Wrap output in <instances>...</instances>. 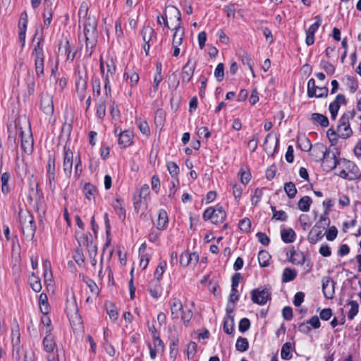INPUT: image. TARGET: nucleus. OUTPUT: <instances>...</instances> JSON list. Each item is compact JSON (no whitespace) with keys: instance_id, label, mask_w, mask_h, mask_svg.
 Returning <instances> with one entry per match:
<instances>
[{"instance_id":"52","label":"nucleus","mask_w":361,"mask_h":361,"mask_svg":"<svg viewBox=\"0 0 361 361\" xmlns=\"http://www.w3.org/2000/svg\"><path fill=\"white\" fill-rule=\"evenodd\" d=\"M197 350V345L195 342H190L187 347V356L188 359H190L194 357Z\"/></svg>"},{"instance_id":"27","label":"nucleus","mask_w":361,"mask_h":361,"mask_svg":"<svg viewBox=\"0 0 361 361\" xmlns=\"http://www.w3.org/2000/svg\"><path fill=\"white\" fill-rule=\"evenodd\" d=\"M226 310L228 315L224 322V330L226 334H231L234 329L233 317L230 314L232 312L231 310L227 309Z\"/></svg>"},{"instance_id":"22","label":"nucleus","mask_w":361,"mask_h":361,"mask_svg":"<svg viewBox=\"0 0 361 361\" xmlns=\"http://www.w3.org/2000/svg\"><path fill=\"white\" fill-rule=\"evenodd\" d=\"M226 217V214L223 207L221 206H217L213 213L212 223L214 224H221L225 220Z\"/></svg>"},{"instance_id":"25","label":"nucleus","mask_w":361,"mask_h":361,"mask_svg":"<svg viewBox=\"0 0 361 361\" xmlns=\"http://www.w3.org/2000/svg\"><path fill=\"white\" fill-rule=\"evenodd\" d=\"M141 35L145 42H152L153 39L157 38L154 30L150 26H145L141 31Z\"/></svg>"},{"instance_id":"54","label":"nucleus","mask_w":361,"mask_h":361,"mask_svg":"<svg viewBox=\"0 0 361 361\" xmlns=\"http://www.w3.org/2000/svg\"><path fill=\"white\" fill-rule=\"evenodd\" d=\"M342 161L344 164L345 168L348 169L350 173H354L355 175V173L358 171L357 166L353 162L345 159H343Z\"/></svg>"},{"instance_id":"33","label":"nucleus","mask_w":361,"mask_h":361,"mask_svg":"<svg viewBox=\"0 0 361 361\" xmlns=\"http://www.w3.org/2000/svg\"><path fill=\"white\" fill-rule=\"evenodd\" d=\"M312 203V200L309 196H304L300 199L298 202V209L304 212H307L310 211V207L311 204Z\"/></svg>"},{"instance_id":"1","label":"nucleus","mask_w":361,"mask_h":361,"mask_svg":"<svg viewBox=\"0 0 361 361\" xmlns=\"http://www.w3.org/2000/svg\"><path fill=\"white\" fill-rule=\"evenodd\" d=\"M15 129L16 133H19L21 146L25 152L31 153L33 148V138L27 119L26 118L16 119L15 121Z\"/></svg>"},{"instance_id":"7","label":"nucleus","mask_w":361,"mask_h":361,"mask_svg":"<svg viewBox=\"0 0 361 361\" xmlns=\"http://www.w3.org/2000/svg\"><path fill=\"white\" fill-rule=\"evenodd\" d=\"M329 152L326 147L322 143L314 145L310 152V156L315 161H322V163H327L329 161Z\"/></svg>"},{"instance_id":"44","label":"nucleus","mask_w":361,"mask_h":361,"mask_svg":"<svg viewBox=\"0 0 361 361\" xmlns=\"http://www.w3.org/2000/svg\"><path fill=\"white\" fill-rule=\"evenodd\" d=\"M348 305L350 306V309L348 313V317L349 319H353L355 316L357 314L359 310V305L355 300H350L348 302Z\"/></svg>"},{"instance_id":"24","label":"nucleus","mask_w":361,"mask_h":361,"mask_svg":"<svg viewBox=\"0 0 361 361\" xmlns=\"http://www.w3.org/2000/svg\"><path fill=\"white\" fill-rule=\"evenodd\" d=\"M295 348V343L290 342L285 343L281 351V356L283 360H289L292 358L291 350Z\"/></svg>"},{"instance_id":"31","label":"nucleus","mask_w":361,"mask_h":361,"mask_svg":"<svg viewBox=\"0 0 361 361\" xmlns=\"http://www.w3.org/2000/svg\"><path fill=\"white\" fill-rule=\"evenodd\" d=\"M281 236L284 243H290L295 239V233L292 228L283 229L281 231Z\"/></svg>"},{"instance_id":"58","label":"nucleus","mask_w":361,"mask_h":361,"mask_svg":"<svg viewBox=\"0 0 361 361\" xmlns=\"http://www.w3.org/2000/svg\"><path fill=\"white\" fill-rule=\"evenodd\" d=\"M239 228L243 232H249L251 228L250 220L248 218H245L241 220L239 223Z\"/></svg>"},{"instance_id":"32","label":"nucleus","mask_w":361,"mask_h":361,"mask_svg":"<svg viewBox=\"0 0 361 361\" xmlns=\"http://www.w3.org/2000/svg\"><path fill=\"white\" fill-rule=\"evenodd\" d=\"M168 224V216L165 210L161 209L159 212L158 219L157 222V228L159 230H163L165 228Z\"/></svg>"},{"instance_id":"23","label":"nucleus","mask_w":361,"mask_h":361,"mask_svg":"<svg viewBox=\"0 0 361 361\" xmlns=\"http://www.w3.org/2000/svg\"><path fill=\"white\" fill-rule=\"evenodd\" d=\"M69 321L74 330H80L82 329V320L78 312L68 315Z\"/></svg>"},{"instance_id":"55","label":"nucleus","mask_w":361,"mask_h":361,"mask_svg":"<svg viewBox=\"0 0 361 361\" xmlns=\"http://www.w3.org/2000/svg\"><path fill=\"white\" fill-rule=\"evenodd\" d=\"M106 73L105 75H108V79L112 76L116 71V66L112 59L106 62Z\"/></svg>"},{"instance_id":"46","label":"nucleus","mask_w":361,"mask_h":361,"mask_svg":"<svg viewBox=\"0 0 361 361\" xmlns=\"http://www.w3.org/2000/svg\"><path fill=\"white\" fill-rule=\"evenodd\" d=\"M323 164L327 171H331L340 164V160L337 159L336 154L334 153L331 157H329V161Z\"/></svg>"},{"instance_id":"4","label":"nucleus","mask_w":361,"mask_h":361,"mask_svg":"<svg viewBox=\"0 0 361 361\" xmlns=\"http://www.w3.org/2000/svg\"><path fill=\"white\" fill-rule=\"evenodd\" d=\"M166 11L170 16H173L176 18V23L174 27L171 30H174L175 32L173 37V45H180L183 43L184 39V28L181 27V13L180 11L173 6H166Z\"/></svg>"},{"instance_id":"16","label":"nucleus","mask_w":361,"mask_h":361,"mask_svg":"<svg viewBox=\"0 0 361 361\" xmlns=\"http://www.w3.org/2000/svg\"><path fill=\"white\" fill-rule=\"evenodd\" d=\"M27 15L26 12H23L20 15L19 20L18 27H19V40L22 43L23 47L25 42V32L27 25Z\"/></svg>"},{"instance_id":"45","label":"nucleus","mask_w":361,"mask_h":361,"mask_svg":"<svg viewBox=\"0 0 361 361\" xmlns=\"http://www.w3.org/2000/svg\"><path fill=\"white\" fill-rule=\"evenodd\" d=\"M105 305L107 314H109V317L114 321L117 320L118 314L115 305L111 302L106 303Z\"/></svg>"},{"instance_id":"47","label":"nucleus","mask_w":361,"mask_h":361,"mask_svg":"<svg viewBox=\"0 0 361 361\" xmlns=\"http://www.w3.org/2000/svg\"><path fill=\"white\" fill-rule=\"evenodd\" d=\"M75 312H78V306H77L75 298L73 297L71 300L67 299V304H66L67 315L73 314Z\"/></svg>"},{"instance_id":"50","label":"nucleus","mask_w":361,"mask_h":361,"mask_svg":"<svg viewBox=\"0 0 361 361\" xmlns=\"http://www.w3.org/2000/svg\"><path fill=\"white\" fill-rule=\"evenodd\" d=\"M214 75L219 82H221L223 80L224 77V63H220L217 65V66L214 71Z\"/></svg>"},{"instance_id":"2","label":"nucleus","mask_w":361,"mask_h":361,"mask_svg":"<svg viewBox=\"0 0 361 361\" xmlns=\"http://www.w3.org/2000/svg\"><path fill=\"white\" fill-rule=\"evenodd\" d=\"M84 35L86 42V54L91 57L93 49L97 42V22L93 18H87L84 24Z\"/></svg>"},{"instance_id":"8","label":"nucleus","mask_w":361,"mask_h":361,"mask_svg":"<svg viewBox=\"0 0 361 361\" xmlns=\"http://www.w3.org/2000/svg\"><path fill=\"white\" fill-rule=\"evenodd\" d=\"M73 164V152L66 145L63 147V170L68 178L72 174Z\"/></svg>"},{"instance_id":"21","label":"nucleus","mask_w":361,"mask_h":361,"mask_svg":"<svg viewBox=\"0 0 361 361\" xmlns=\"http://www.w3.org/2000/svg\"><path fill=\"white\" fill-rule=\"evenodd\" d=\"M317 227V225H315L310 231L308 235V240L311 244H316L319 240H321L324 235V233H323V231L319 230L317 231L316 228Z\"/></svg>"},{"instance_id":"63","label":"nucleus","mask_w":361,"mask_h":361,"mask_svg":"<svg viewBox=\"0 0 361 361\" xmlns=\"http://www.w3.org/2000/svg\"><path fill=\"white\" fill-rule=\"evenodd\" d=\"M250 326V322L247 318L240 319L239 322V331L241 332L247 331Z\"/></svg>"},{"instance_id":"64","label":"nucleus","mask_w":361,"mask_h":361,"mask_svg":"<svg viewBox=\"0 0 361 361\" xmlns=\"http://www.w3.org/2000/svg\"><path fill=\"white\" fill-rule=\"evenodd\" d=\"M338 235V230L336 226L330 227L326 233V239L329 241L334 240Z\"/></svg>"},{"instance_id":"28","label":"nucleus","mask_w":361,"mask_h":361,"mask_svg":"<svg viewBox=\"0 0 361 361\" xmlns=\"http://www.w3.org/2000/svg\"><path fill=\"white\" fill-rule=\"evenodd\" d=\"M298 145L302 151L310 152L312 148V145L308 137L305 135L298 137Z\"/></svg>"},{"instance_id":"48","label":"nucleus","mask_w":361,"mask_h":361,"mask_svg":"<svg viewBox=\"0 0 361 361\" xmlns=\"http://www.w3.org/2000/svg\"><path fill=\"white\" fill-rule=\"evenodd\" d=\"M316 22L312 24L309 29L306 31V34H308L310 35H312L314 37V33L318 30L319 27L321 24V17L319 16H315Z\"/></svg>"},{"instance_id":"19","label":"nucleus","mask_w":361,"mask_h":361,"mask_svg":"<svg viewBox=\"0 0 361 361\" xmlns=\"http://www.w3.org/2000/svg\"><path fill=\"white\" fill-rule=\"evenodd\" d=\"M149 291L152 297L158 298L161 293L160 281L152 279L149 284Z\"/></svg>"},{"instance_id":"40","label":"nucleus","mask_w":361,"mask_h":361,"mask_svg":"<svg viewBox=\"0 0 361 361\" xmlns=\"http://www.w3.org/2000/svg\"><path fill=\"white\" fill-rule=\"evenodd\" d=\"M284 190L288 197L293 199L295 197L297 189L295 185L293 182H288L284 184Z\"/></svg>"},{"instance_id":"61","label":"nucleus","mask_w":361,"mask_h":361,"mask_svg":"<svg viewBox=\"0 0 361 361\" xmlns=\"http://www.w3.org/2000/svg\"><path fill=\"white\" fill-rule=\"evenodd\" d=\"M82 172V161L80 155L78 154L75 157V176L78 178Z\"/></svg>"},{"instance_id":"9","label":"nucleus","mask_w":361,"mask_h":361,"mask_svg":"<svg viewBox=\"0 0 361 361\" xmlns=\"http://www.w3.org/2000/svg\"><path fill=\"white\" fill-rule=\"evenodd\" d=\"M251 299L254 303L258 305H264L268 300H271V293L267 288H257L251 292Z\"/></svg>"},{"instance_id":"51","label":"nucleus","mask_w":361,"mask_h":361,"mask_svg":"<svg viewBox=\"0 0 361 361\" xmlns=\"http://www.w3.org/2000/svg\"><path fill=\"white\" fill-rule=\"evenodd\" d=\"M137 125H138L140 132L143 135H145L147 136H148L149 135L150 130H149V125L147 121L139 119L137 121Z\"/></svg>"},{"instance_id":"39","label":"nucleus","mask_w":361,"mask_h":361,"mask_svg":"<svg viewBox=\"0 0 361 361\" xmlns=\"http://www.w3.org/2000/svg\"><path fill=\"white\" fill-rule=\"evenodd\" d=\"M124 78H126V80L130 79V85L134 86L137 83L140 78L139 75L133 70L126 69L124 73Z\"/></svg>"},{"instance_id":"12","label":"nucleus","mask_w":361,"mask_h":361,"mask_svg":"<svg viewBox=\"0 0 361 361\" xmlns=\"http://www.w3.org/2000/svg\"><path fill=\"white\" fill-rule=\"evenodd\" d=\"M196 67V62L192 63L191 59H189L187 63L182 68L181 78L183 82H188L192 78L195 69Z\"/></svg>"},{"instance_id":"20","label":"nucleus","mask_w":361,"mask_h":361,"mask_svg":"<svg viewBox=\"0 0 361 361\" xmlns=\"http://www.w3.org/2000/svg\"><path fill=\"white\" fill-rule=\"evenodd\" d=\"M41 107L45 114H51L54 112L52 98L49 95L43 97L41 99Z\"/></svg>"},{"instance_id":"26","label":"nucleus","mask_w":361,"mask_h":361,"mask_svg":"<svg viewBox=\"0 0 361 361\" xmlns=\"http://www.w3.org/2000/svg\"><path fill=\"white\" fill-rule=\"evenodd\" d=\"M133 138V133L131 131L125 130L119 133L118 144L123 145L124 147L129 146L131 144Z\"/></svg>"},{"instance_id":"35","label":"nucleus","mask_w":361,"mask_h":361,"mask_svg":"<svg viewBox=\"0 0 361 361\" xmlns=\"http://www.w3.org/2000/svg\"><path fill=\"white\" fill-rule=\"evenodd\" d=\"M311 119L312 121L319 123V125L323 128L327 127L329 125L328 118L321 114L313 113L311 116Z\"/></svg>"},{"instance_id":"60","label":"nucleus","mask_w":361,"mask_h":361,"mask_svg":"<svg viewBox=\"0 0 361 361\" xmlns=\"http://www.w3.org/2000/svg\"><path fill=\"white\" fill-rule=\"evenodd\" d=\"M329 89L326 86L317 87V91H315V95L314 97L322 98L326 97L328 96Z\"/></svg>"},{"instance_id":"49","label":"nucleus","mask_w":361,"mask_h":361,"mask_svg":"<svg viewBox=\"0 0 361 361\" xmlns=\"http://www.w3.org/2000/svg\"><path fill=\"white\" fill-rule=\"evenodd\" d=\"M166 267V262H161L157 267L155 272H154V280H159L160 281L161 279V276L165 271V269Z\"/></svg>"},{"instance_id":"17","label":"nucleus","mask_w":361,"mask_h":361,"mask_svg":"<svg viewBox=\"0 0 361 361\" xmlns=\"http://www.w3.org/2000/svg\"><path fill=\"white\" fill-rule=\"evenodd\" d=\"M199 255L196 252H192L190 255L188 253H182L180 256V263L181 265L185 267L190 263L193 262L196 264L198 262Z\"/></svg>"},{"instance_id":"29","label":"nucleus","mask_w":361,"mask_h":361,"mask_svg":"<svg viewBox=\"0 0 361 361\" xmlns=\"http://www.w3.org/2000/svg\"><path fill=\"white\" fill-rule=\"evenodd\" d=\"M44 349L47 353H52L56 347V343L51 334H48L43 339Z\"/></svg>"},{"instance_id":"13","label":"nucleus","mask_w":361,"mask_h":361,"mask_svg":"<svg viewBox=\"0 0 361 361\" xmlns=\"http://www.w3.org/2000/svg\"><path fill=\"white\" fill-rule=\"evenodd\" d=\"M341 104H346L347 100L345 95L339 94L336 97L335 100L329 104V107L333 120H335L337 116Z\"/></svg>"},{"instance_id":"59","label":"nucleus","mask_w":361,"mask_h":361,"mask_svg":"<svg viewBox=\"0 0 361 361\" xmlns=\"http://www.w3.org/2000/svg\"><path fill=\"white\" fill-rule=\"evenodd\" d=\"M347 85L353 93H354L358 88L357 82L351 76H347Z\"/></svg>"},{"instance_id":"62","label":"nucleus","mask_w":361,"mask_h":361,"mask_svg":"<svg viewBox=\"0 0 361 361\" xmlns=\"http://www.w3.org/2000/svg\"><path fill=\"white\" fill-rule=\"evenodd\" d=\"M167 169L172 176H177L178 174L179 168L173 161H171L167 164Z\"/></svg>"},{"instance_id":"42","label":"nucleus","mask_w":361,"mask_h":361,"mask_svg":"<svg viewBox=\"0 0 361 361\" xmlns=\"http://www.w3.org/2000/svg\"><path fill=\"white\" fill-rule=\"evenodd\" d=\"M30 284L35 292H39L42 290L41 281L39 277L36 276L33 273L30 278Z\"/></svg>"},{"instance_id":"38","label":"nucleus","mask_w":361,"mask_h":361,"mask_svg":"<svg viewBox=\"0 0 361 361\" xmlns=\"http://www.w3.org/2000/svg\"><path fill=\"white\" fill-rule=\"evenodd\" d=\"M271 255L266 250H261L258 254V261L259 265L262 267H266L269 264Z\"/></svg>"},{"instance_id":"15","label":"nucleus","mask_w":361,"mask_h":361,"mask_svg":"<svg viewBox=\"0 0 361 361\" xmlns=\"http://www.w3.org/2000/svg\"><path fill=\"white\" fill-rule=\"evenodd\" d=\"M335 283L330 277H325L322 279V291L325 298L331 299L334 294Z\"/></svg>"},{"instance_id":"6","label":"nucleus","mask_w":361,"mask_h":361,"mask_svg":"<svg viewBox=\"0 0 361 361\" xmlns=\"http://www.w3.org/2000/svg\"><path fill=\"white\" fill-rule=\"evenodd\" d=\"M42 40V38L39 37L38 42L34 45V49L32 52V56L34 57L35 60V68L37 77L44 75V54L41 44Z\"/></svg>"},{"instance_id":"34","label":"nucleus","mask_w":361,"mask_h":361,"mask_svg":"<svg viewBox=\"0 0 361 361\" xmlns=\"http://www.w3.org/2000/svg\"><path fill=\"white\" fill-rule=\"evenodd\" d=\"M297 276V271L294 269L285 268L282 274V282L288 283L293 281Z\"/></svg>"},{"instance_id":"10","label":"nucleus","mask_w":361,"mask_h":361,"mask_svg":"<svg viewBox=\"0 0 361 361\" xmlns=\"http://www.w3.org/2000/svg\"><path fill=\"white\" fill-rule=\"evenodd\" d=\"M47 174L50 189L54 192L56 188V159L54 156L49 155L48 157Z\"/></svg>"},{"instance_id":"3","label":"nucleus","mask_w":361,"mask_h":361,"mask_svg":"<svg viewBox=\"0 0 361 361\" xmlns=\"http://www.w3.org/2000/svg\"><path fill=\"white\" fill-rule=\"evenodd\" d=\"M18 219L24 236L32 240L36 231V225L33 216L29 211L20 209L18 212Z\"/></svg>"},{"instance_id":"56","label":"nucleus","mask_w":361,"mask_h":361,"mask_svg":"<svg viewBox=\"0 0 361 361\" xmlns=\"http://www.w3.org/2000/svg\"><path fill=\"white\" fill-rule=\"evenodd\" d=\"M320 66L327 74H333L335 72V67L329 61H322Z\"/></svg>"},{"instance_id":"11","label":"nucleus","mask_w":361,"mask_h":361,"mask_svg":"<svg viewBox=\"0 0 361 361\" xmlns=\"http://www.w3.org/2000/svg\"><path fill=\"white\" fill-rule=\"evenodd\" d=\"M42 0H31V4L33 8H37L41 4ZM57 0H44V9L43 18H52L53 11L56 8Z\"/></svg>"},{"instance_id":"57","label":"nucleus","mask_w":361,"mask_h":361,"mask_svg":"<svg viewBox=\"0 0 361 361\" xmlns=\"http://www.w3.org/2000/svg\"><path fill=\"white\" fill-rule=\"evenodd\" d=\"M10 178V175L8 173H4L1 176V190L4 193H7L9 191L8 182Z\"/></svg>"},{"instance_id":"53","label":"nucleus","mask_w":361,"mask_h":361,"mask_svg":"<svg viewBox=\"0 0 361 361\" xmlns=\"http://www.w3.org/2000/svg\"><path fill=\"white\" fill-rule=\"evenodd\" d=\"M317 86L315 85V80L313 78L309 80L307 82V96L313 97L315 95Z\"/></svg>"},{"instance_id":"5","label":"nucleus","mask_w":361,"mask_h":361,"mask_svg":"<svg viewBox=\"0 0 361 361\" xmlns=\"http://www.w3.org/2000/svg\"><path fill=\"white\" fill-rule=\"evenodd\" d=\"M355 116V110H352L344 113L338 121L337 126L338 135L343 138L347 139L352 136L353 130L350 126V120L353 119Z\"/></svg>"},{"instance_id":"14","label":"nucleus","mask_w":361,"mask_h":361,"mask_svg":"<svg viewBox=\"0 0 361 361\" xmlns=\"http://www.w3.org/2000/svg\"><path fill=\"white\" fill-rule=\"evenodd\" d=\"M169 304L171 310V319L173 320L178 319L183 309L181 301L178 298H173L169 300Z\"/></svg>"},{"instance_id":"37","label":"nucleus","mask_w":361,"mask_h":361,"mask_svg":"<svg viewBox=\"0 0 361 361\" xmlns=\"http://www.w3.org/2000/svg\"><path fill=\"white\" fill-rule=\"evenodd\" d=\"M30 193L32 195L35 200L36 201L37 208L39 209V205L43 199V194L39 188L38 183H36L35 184V188L33 187L31 188Z\"/></svg>"},{"instance_id":"18","label":"nucleus","mask_w":361,"mask_h":361,"mask_svg":"<svg viewBox=\"0 0 361 361\" xmlns=\"http://www.w3.org/2000/svg\"><path fill=\"white\" fill-rule=\"evenodd\" d=\"M290 262L295 265H302L305 262V256L302 252H297L293 247L290 252Z\"/></svg>"},{"instance_id":"41","label":"nucleus","mask_w":361,"mask_h":361,"mask_svg":"<svg viewBox=\"0 0 361 361\" xmlns=\"http://www.w3.org/2000/svg\"><path fill=\"white\" fill-rule=\"evenodd\" d=\"M178 337H176L174 336L171 340V342H170V345H169V348H170V357L171 358H173V359H176L177 355H178Z\"/></svg>"},{"instance_id":"43","label":"nucleus","mask_w":361,"mask_h":361,"mask_svg":"<svg viewBox=\"0 0 361 361\" xmlns=\"http://www.w3.org/2000/svg\"><path fill=\"white\" fill-rule=\"evenodd\" d=\"M236 350L240 352H245L249 348V343L246 338L239 337L235 344Z\"/></svg>"},{"instance_id":"30","label":"nucleus","mask_w":361,"mask_h":361,"mask_svg":"<svg viewBox=\"0 0 361 361\" xmlns=\"http://www.w3.org/2000/svg\"><path fill=\"white\" fill-rule=\"evenodd\" d=\"M83 192L85 197L89 200H93L95 197V195L97 193V188L92 184L88 183H86L83 187Z\"/></svg>"},{"instance_id":"36","label":"nucleus","mask_w":361,"mask_h":361,"mask_svg":"<svg viewBox=\"0 0 361 361\" xmlns=\"http://www.w3.org/2000/svg\"><path fill=\"white\" fill-rule=\"evenodd\" d=\"M113 207L120 219L123 221L126 218V210L123 206L121 200L119 198L116 199Z\"/></svg>"}]
</instances>
